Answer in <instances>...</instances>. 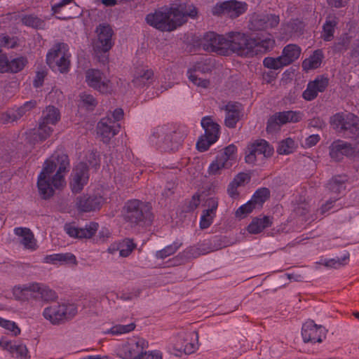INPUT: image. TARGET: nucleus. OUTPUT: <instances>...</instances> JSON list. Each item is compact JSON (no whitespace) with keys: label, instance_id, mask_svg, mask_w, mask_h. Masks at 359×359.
Segmentation results:
<instances>
[{"label":"nucleus","instance_id":"1","mask_svg":"<svg viewBox=\"0 0 359 359\" xmlns=\"http://www.w3.org/2000/svg\"><path fill=\"white\" fill-rule=\"evenodd\" d=\"M69 166V158L65 154H53L44 162L37 180L39 191L44 198L66 185L65 175Z\"/></svg>","mask_w":359,"mask_h":359},{"label":"nucleus","instance_id":"2","mask_svg":"<svg viewBox=\"0 0 359 359\" xmlns=\"http://www.w3.org/2000/svg\"><path fill=\"white\" fill-rule=\"evenodd\" d=\"M197 10L193 5L173 4L149 13L145 17L146 22L162 32H172L182 25L187 17L195 18Z\"/></svg>","mask_w":359,"mask_h":359},{"label":"nucleus","instance_id":"3","mask_svg":"<svg viewBox=\"0 0 359 359\" xmlns=\"http://www.w3.org/2000/svg\"><path fill=\"white\" fill-rule=\"evenodd\" d=\"M248 43V41L243 33L231 32L225 37L215 32H209L204 36L202 46L205 50L218 55H228L233 53L239 55L250 53L248 48L241 46V43Z\"/></svg>","mask_w":359,"mask_h":359},{"label":"nucleus","instance_id":"4","mask_svg":"<svg viewBox=\"0 0 359 359\" xmlns=\"http://www.w3.org/2000/svg\"><path fill=\"white\" fill-rule=\"evenodd\" d=\"M100 163L97 152L89 153L86 161L77 163L73 168L69 178V186L74 193L80 192L89 180L88 166L95 167Z\"/></svg>","mask_w":359,"mask_h":359},{"label":"nucleus","instance_id":"5","mask_svg":"<svg viewBox=\"0 0 359 359\" xmlns=\"http://www.w3.org/2000/svg\"><path fill=\"white\" fill-rule=\"evenodd\" d=\"M78 313L76 304L63 302L53 304L44 309L43 316L50 324L59 325L74 318Z\"/></svg>","mask_w":359,"mask_h":359},{"label":"nucleus","instance_id":"6","mask_svg":"<svg viewBox=\"0 0 359 359\" xmlns=\"http://www.w3.org/2000/svg\"><path fill=\"white\" fill-rule=\"evenodd\" d=\"M118 81L121 80L109 78L97 69H88L85 73L87 86L103 95L111 94L119 89Z\"/></svg>","mask_w":359,"mask_h":359},{"label":"nucleus","instance_id":"7","mask_svg":"<svg viewBox=\"0 0 359 359\" xmlns=\"http://www.w3.org/2000/svg\"><path fill=\"white\" fill-rule=\"evenodd\" d=\"M184 135L168 130L164 126L155 128L149 137V142L161 151L177 149L184 140Z\"/></svg>","mask_w":359,"mask_h":359},{"label":"nucleus","instance_id":"8","mask_svg":"<svg viewBox=\"0 0 359 359\" xmlns=\"http://www.w3.org/2000/svg\"><path fill=\"white\" fill-rule=\"evenodd\" d=\"M197 338L195 332L182 331L172 337L168 351L177 357H181L183 354H191L198 349Z\"/></svg>","mask_w":359,"mask_h":359},{"label":"nucleus","instance_id":"9","mask_svg":"<svg viewBox=\"0 0 359 359\" xmlns=\"http://www.w3.org/2000/svg\"><path fill=\"white\" fill-rule=\"evenodd\" d=\"M71 54L67 44L54 45L46 55V62L54 72L66 73L69 70Z\"/></svg>","mask_w":359,"mask_h":359},{"label":"nucleus","instance_id":"10","mask_svg":"<svg viewBox=\"0 0 359 359\" xmlns=\"http://www.w3.org/2000/svg\"><path fill=\"white\" fill-rule=\"evenodd\" d=\"M331 127L338 133H348L359 138V118L349 112H338L330 118Z\"/></svg>","mask_w":359,"mask_h":359},{"label":"nucleus","instance_id":"11","mask_svg":"<svg viewBox=\"0 0 359 359\" xmlns=\"http://www.w3.org/2000/svg\"><path fill=\"white\" fill-rule=\"evenodd\" d=\"M236 160L237 148L234 144H230L211 162L207 172L210 176L220 175L223 170L229 169Z\"/></svg>","mask_w":359,"mask_h":359},{"label":"nucleus","instance_id":"12","mask_svg":"<svg viewBox=\"0 0 359 359\" xmlns=\"http://www.w3.org/2000/svg\"><path fill=\"white\" fill-rule=\"evenodd\" d=\"M148 346L149 343L146 339L133 336L118 348L117 354L122 359H140Z\"/></svg>","mask_w":359,"mask_h":359},{"label":"nucleus","instance_id":"13","mask_svg":"<svg viewBox=\"0 0 359 359\" xmlns=\"http://www.w3.org/2000/svg\"><path fill=\"white\" fill-rule=\"evenodd\" d=\"M97 39L93 43V50L97 57L100 54L107 53L113 46L112 36L113 30L108 25H100L96 29ZM107 57L104 55L99 60L104 62Z\"/></svg>","mask_w":359,"mask_h":359},{"label":"nucleus","instance_id":"14","mask_svg":"<svg viewBox=\"0 0 359 359\" xmlns=\"http://www.w3.org/2000/svg\"><path fill=\"white\" fill-rule=\"evenodd\" d=\"M150 208L147 203L138 200H131L124 205L123 214L126 219L137 223L144 219L150 220Z\"/></svg>","mask_w":359,"mask_h":359},{"label":"nucleus","instance_id":"15","mask_svg":"<svg viewBox=\"0 0 359 359\" xmlns=\"http://www.w3.org/2000/svg\"><path fill=\"white\" fill-rule=\"evenodd\" d=\"M248 9V4L237 0L224 1L215 4L212 13L215 15H226L235 18L244 13Z\"/></svg>","mask_w":359,"mask_h":359},{"label":"nucleus","instance_id":"16","mask_svg":"<svg viewBox=\"0 0 359 359\" xmlns=\"http://www.w3.org/2000/svg\"><path fill=\"white\" fill-rule=\"evenodd\" d=\"M273 149L264 140H259L248 145L245 160L247 163L254 164L259 157L272 155Z\"/></svg>","mask_w":359,"mask_h":359},{"label":"nucleus","instance_id":"17","mask_svg":"<svg viewBox=\"0 0 359 359\" xmlns=\"http://www.w3.org/2000/svg\"><path fill=\"white\" fill-rule=\"evenodd\" d=\"M107 201V194L102 189H97L93 196H82L78 198L77 209L81 212H91L100 210Z\"/></svg>","mask_w":359,"mask_h":359},{"label":"nucleus","instance_id":"18","mask_svg":"<svg viewBox=\"0 0 359 359\" xmlns=\"http://www.w3.org/2000/svg\"><path fill=\"white\" fill-rule=\"evenodd\" d=\"M244 36L248 41V43H241L242 48H248L250 53L246 55H239L244 57H252L263 52L271 50L275 45V40L270 35H268L264 39L258 38L257 39H252L244 34Z\"/></svg>","mask_w":359,"mask_h":359},{"label":"nucleus","instance_id":"19","mask_svg":"<svg viewBox=\"0 0 359 359\" xmlns=\"http://www.w3.org/2000/svg\"><path fill=\"white\" fill-rule=\"evenodd\" d=\"M213 64L210 59H203L197 62L194 65L187 71V75L189 81L198 87L203 88H208L209 81L198 77L197 72L205 73L211 71Z\"/></svg>","mask_w":359,"mask_h":359},{"label":"nucleus","instance_id":"20","mask_svg":"<svg viewBox=\"0 0 359 359\" xmlns=\"http://www.w3.org/2000/svg\"><path fill=\"white\" fill-rule=\"evenodd\" d=\"M302 114L299 111H287L275 114L269 118L267 123L266 130L268 132H273L278 130L280 125L287 123H296L302 120Z\"/></svg>","mask_w":359,"mask_h":359},{"label":"nucleus","instance_id":"21","mask_svg":"<svg viewBox=\"0 0 359 359\" xmlns=\"http://www.w3.org/2000/svg\"><path fill=\"white\" fill-rule=\"evenodd\" d=\"M326 329L316 325L313 320L305 322L302 328V336L304 342H321L326 336Z\"/></svg>","mask_w":359,"mask_h":359},{"label":"nucleus","instance_id":"22","mask_svg":"<svg viewBox=\"0 0 359 359\" xmlns=\"http://www.w3.org/2000/svg\"><path fill=\"white\" fill-rule=\"evenodd\" d=\"M120 124L112 121L109 116L102 118L97 123V133L102 141L107 143L117 135L120 130Z\"/></svg>","mask_w":359,"mask_h":359},{"label":"nucleus","instance_id":"23","mask_svg":"<svg viewBox=\"0 0 359 359\" xmlns=\"http://www.w3.org/2000/svg\"><path fill=\"white\" fill-rule=\"evenodd\" d=\"M53 128L50 126H47L39 122V126L33 128L26 133L27 144L29 147L41 143L47 140L53 133Z\"/></svg>","mask_w":359,"mask_h":359},{"label":"nucleus","instance_id":"24","mask_svg":"<svg viewBox=\"0 0 359 359\" xmlns=\"http://www.w3.org/2000/svg\"><path fill=\"white\" fill-rule=\"evenodd\" d=\"M98 224L90 222L83 228H79L74 224H67L65 226L66 233L72 238H90L98 229Z\"/></svg>","mask_w":359,"mask_h":359},{"label":"nucleus","instance_id":"25","mask_svg":"<svg viewBox=\"0 0 359 359\" xmlns=\"http://www.w3.org/2000/svg\"><path fill=\"white\" fill-rule=\"evenodd\" d=\"M280 19L276 15L254 14L250 19V29L262 30L273 27L279 23Z\"/></svg>","mask_w":359,"mask_h":359},{"label":"nucleus","instance_id":"26","mask_svg":"<svg viewBox=\"0 0 359 359\" xmlns=\"http://www.w3.org/2000/svg\"><path fill=\"white\" fill-rule=\"evenodd\" d=\"M154 72L147 65H141L135 68L132 84L135 88H142L152 81Z\"/></svg>","mask_w":359,"mask_h":359},{"label":"nucleus","instance_id":"27","mask_svg":"<svg viewBox=\"0 0 359 359\" xmlns=\"http://www.w3.org/2000/svg\"><path fill=\"white\" fill-rule=\"evenodd\" d=\"M350 43H353L354 46L351 51V59L353 62H359V33L353 34L350 32L348 34H346L335 46V49L337 51H341Z\"/></svg>","mask_w":359,"mask_h":359},{"label":"nucleus","instance_id":"28","mask_svg":"<svg viewBox=\"0 0 359 359\" xmlns=\"http://www.w3.org/2000/svg\"><path fill=\"white\" fill-rule=\"evenodd\" d=\"M205 205L207 208L203 211L199 222L200 227L202 229L208 228L212 224L216 216L218 201L216 198H210L206 201Z\"/></svg>","mask_w":359,"mask_h":359},{"label":"nucleus","instance_id":"29","mask_svg":"<svg viewBox=\"0 0 359 359\" xmlns=\"http://www.w3.org/2000/svg\"><path fill=\"white\" fill-rule=\"evenodd\" d=\"M328 81L323 76L316 78L308 83L306 89L303 93V97L307 101L315 99L318 93L323 92L327 86Z\"/></svg>","mask_w":359,"mask_h":359},{"label":"nucleus","instance_id":"30","mask_svg":"<svg viewBox=\"0 0 359 359\" xmlns=\"http://www.w3.org/2000/svg\"><path fill=\"white\" fill-rule=\"evenodd\" d=\"M43 262L57 266L76 265L77 264L75 255L70 252L46 255L43 258Z\"/></svg>","mask_w":359,"mask_h":359},{"label":"nucleus","instance_id":"31","mask_svg":"<svg viewBox=\"0 0 359 359\" xmlns=\"http://www.w3.org/2000/svg\"><path fill=\"white\" fill-rule=\"evenodd\" d=\"M0 346L17 358L22 359L27 358L28 352L27 348L26 346L21 343L12 341L7 339L6 337H2L0 339Z\"/></svg>","mask_w":359,"mask_h":359},{"label":"nucleus","instance_id":"32","mask_svg":"<svg viewBox=\"0 0 359 359\" xmlns=\"http://www.w3.org/2000/svg\"><path fill=\"white\" fill-rule=\"evenodd\" d=\"M224 109L226 111L225 125L229 128H234L241 116V105L238 102H229Z\"/></svg>","mask_w":359,"mask_h":359},{"label":"nucleus","instance_id":"33","mask_svg":"<svg viewBox=\"0 0 359 359\" xmlns=\"http://www.w3.org/2000/svg\"><path fill=\"white\" fill-rule=\"evenodd\" d=\"M14 233L19 237L20 243L25 249L34 250L37 248L36 241L34 234L29 229L18 227L14 229Z\"/></svg>","mask_w":359,"mask_h":359},{"label":"nucleus","instance_id":"34","mask_svg":"<svg viewBox=\"0 0 359 359\" xmlns=\"http://www.w3.org/2000/svg\"><path fill=\"white\" fill-rule=\"evenodd\" d=\"M205 131V135L209 138L210 143H215L219 138V126L210 116L203 117L201 122Z\"/></svg>","mask_w":359,"mask_h":359},{"label":"nucleus","instance_id":"35","mask_svg":"<svg viewBox=\"0 0 359 359\" xmlns=\"http://www.w3.org/2000/svg\"><path fill=\"white\" fill-rule=\"evenodd\" d=\"M97 104V100L90 93L83 92L79 95L77 107L80 113L92 111L96 107Z\"/></svg>","mask_w":359,"mask_h":359},{"label":"nucleus","instance_id":"36","mask_svg":"<svg viewBox=\"0 0 359 359\" xmlns=\"http://www.w3.org/2000/svg\"><path fill=\"white\" fill-rule=\"evenodd\" d=\"M135 246L132 240L125 239L121 242L111 244L108 248V252L111 254H114L118 251L120 257H126L132 252Z\"/></svg>","mask_w":359,"mask_h":359},{"label":"nucleus","instance_id":"37","mask_svg":"<svg viewBox=\"0 0 359 359\" xmlns=\"http://www.w3.org/2000/svg\"><path fill=\"white\" fill-rule=\"evenodd\" d=\"M60 116V112L57 108L48 106L43 110L39 122L53 127L59 122Z\"/></svg>","mask_w":359,"mask_h":359},{"label":"nucleus","instance_id":"38","mask_svg":"<svg viewBox=\"0 0 359 359\" xmlns=\"http://www.w3.org/2000/svg\"><path fill=\"white\" fill-rule=\"evenodd\" d=\"M271 224L272 221L269 217H255L248 226L247 231L250 233L257 234L262 232L266 227L270 226Z\"/></svg>","mask_w":359,"mask_h":359},{"label":"nucleus","instance_id":"39","mask_svg":"<svg viewBox=\"0 0 359 359\" xmlns=\"http://www.w3.org/2000/svg\"><path fill=\"white\" fill-rule=\"evenodd\" d=\"M301 53L302 49L299 46L291 43L284 47L281 56L286 65H289L299 57Z\"/></svg>","mask_w":359,"mask_h":359},{"label":"nucleus","instance_id":"40","mask_svg":"<svg viewBox=\"0 0 359 359\" xmlns=\"http://www.w3.org/2000/svg\"><path fill=\"white\" fill-rule=\"evenodd\" d=\"M45 290L46 287L44 286L39 283H34L29 287L15 286L13 290V294L16 299L22 300L29 291L38 292L43 295Z\"/></svg>","mask_w":359,"mask_h":359},{"label":"nucleus","instance_id":"41","mask_svg":"<svg viewBox=\"0 0 359 359\" xmlns=\"http://www.w3.org/2000/svg\"><path fill=\"white\" fill-rule=\"evenodd\" d=\"M323 59V54L322 50H316L310 57L303 61L302 68L305 71L317 69L320 66Z\"/></svg>","mask_w":359,"mask_h":359},{"label":"nucleus","instance_id":"42","mask_svg":"<svg viewBox=\"0 0 359 359\" xmlns=\"http://www.w3.org/2000/svg\"><path fill=\"white\" fill-rule=\"evenodd\" d=\"M250 180V176L244 172L238 173L230 183L228 187V193L231 197H235L238 195L237 189L243 186Z\"/></svg>","mask_w":359,"mask_h":359},{"label":"nucleus","instance_id":"43","mask_svg":"<svg viewBox=\"0 0 359 359\" xmlns=\"http://www.w3.org/2000/svg\"><path fill=\"white\" fill-rule=\"evenodd\" d=\"M297 146V142L295 140L287 137L279 142L277 151L280 154L287 155L294 152Z\"/></svg>","mask_w":359,"mask_h":359},{"label":"nucleus","instance_id":"44","mask_svg":"<svg viewBox=\"0 0 359 359\" xmlns=\"http://www.w3.org/2000/svg\"><path fill=\"white\" fill-rule=\"evenodd\" d=\"M36 104V101H27L25 102L23 105L13 109L11 112L10 116L13 120H17L29 112L34 107H35Z\"/></svg>","mask_w":359,"mask_h":359},{"label":"nucleus","instance_id":"45","mask_svg":"<svg viewBox=\"0 0 359 359\" xmlns=\"http://www.w3.org/2000/svg\"><path fill=\"white\" fill-rule=\"evenodd\" d=\"M337 24L334 18H329L323 27L322 37L325 41H331L334 36V27Z\"/></svg>","mask_w":359,"mask_h":359},{"label":"nucleus","instance_id":"46","mask_svg":"<svg viewBox=\"0 0 359 359\" xmlns=\"http://www.w3.org/2000/svg\"><path fill=\"white\" fill-rule=\"evenodd\" d=\"M181 246V243L175 241L172 244L165 246L163 249L156 251L155 256L158 259H165L173 255Z\"/></svg>","mask_w":359,"mask_h":359},{"label":"nucleus","instance_id":"47","mask_svg":"<svg viewBox=\"0 0 359 359\" xmlns=\"http://www.w3.org/2000/svg\"><path fill=\"white\" fill-rule=\"evenodd\" d=\"M269 196V191L266 188L259 189L252 195L250 201L256 208H260Z\"/></svg>","mask_w":359,"mask_h":359},{"label":"nucleus","instance_id":"48","mask_svg":"<svg viewBox=\"0 0 359 359\" xmlns=\"http://www.w3.org/2000/svg\"><path fill=\"white\" fill-rule=\"evenodd\" d=\"M263 64L265 67L271 69H279L287 66L281 55L276 57H267L263 60Z\"/></svg>","mask_w":359,"mask_h":359},{"label":"nucleus","instance_id":"49","mask_svg":"<svg viewBox=\"0 0 359 359\" xmlns=\"http://www.w3.org/2000/svg\"><path fill=\"white\" fill-rule=\"evenodd\" d=\"M27 64L25 57H18L11 59L9 73H17L22 71Z\"/></svg>","mask_w":359,"mask_h":359},{"label":"nucleus","instance_id":"50","mask_svg":"<svg viewBox=\"0 0 359 359\" xmlns=\"http://www.w3.org/2000/svg\"><path fill=\"white\" fill-rule=\"evenodd\" d=\"M22 22L26 26L36 29L42 28L43 27V21L33 15L23 16L22 18Z\"/></svg>","mask_w":359,"mask_h":359},{"label":"nucleus","instance_id":"51","mask_svg":"<svg viewBox=\"0 0 359 359\" xmlns=\"http://www.w3.org/2000/svg\"><path fill=\"white\" fill-rule=\"evenodd\" d=\"M135 328V324L133 323L128 325H116L111 327L109 332L114 335L123 334L133 331Z\"/></svg>","mask_w":359,"mask_h":359},{"label":"nucleus","instance_id":"52","mask_svg":"<svg viewBox=\"0 0 359 359\" xmlns=\"http://www.w3.org/2000/svg\"><path fill=\"white\" fill-rule=\"evenodd\" d=\"M255 208H256V207L250 200L237 209L236 211V217L240 219L244 218L250 212H252Z\"/></svg>","mask_w":359,"mask_h":359},{"label":"nucleus","instance_id":"53","mask_svg":"<svg viewBox=\"0 0 359 359\" xmlns=\"http://www.w3.org/2000/svg\"><path fill=\"white\" fill-rule=\"evenodd\" d=\"M1 327L10 331L14 336L20 333V329L13 321L4 319Z\"/></svg>","mask_w":359,"mask_h":359},{"label":"nucleus","instance_id":"54","mask_svg":"<svg viewBox=\"0 0 359 359\" xmlns=\"http://www.w3.org/2000/svg\"><path fill=\"white\" fill-rule=\"evenodd\" d=\"M348 259H349V255L348 253H346L343 255L341 259H339V258L332 259L328 263H327V264L337 268L340 266L346 264Z\"/></svg>","mask_w":359,"mask_h":359},{"label":"nucleus","instance_id":"55","mask_svg":"<svg viewBox=\"0 0 359 359\" xmlns=\"http://www.w3.org/2000/svg\"><path fill=\"white\" fill-rule=\"evenodd\" d=\"M213 143H210L209 138H207L205 135L204 137H201L196 143V147L200 151H205L208 149V148Z\"/></svg>","mask_w":359,"mask_h":359},{"label":"nucleus","instance_id":"56","mask_svg":"<svg viewBox=\"0 0 359 359\" xmlns=\"http://www.w3.org/2000/svg\"><path fill=\"white\" fill-rule=\"evenodd\" d=\"M320 140V137L318 134H313L309 135L306 138L304 144H302V147L304 148H311L315 146Z\"/></svg>","mask_w":359,"mask_h":359},{"label":"nucleus","instance_id":"57","mask_svg":"<svg viewBox=\"0 0 359 359\" xmlns=\"http://www.w3.org/2000/svg\"><path fill=\"white\" fill-rule=\"evenodd\" d=\"M11 60L6 55H0V73H9Z\"/></svg>","mask_w":359,"mask_h":359},{"label":"nucleus","instance_id":"58","mask_svg":"<svg viewBox=\"0 0 359 359\" xmlns=\"http://www.w3.org/2000/svg\"><path fill=\"white\" fill-rule=\"evenodd\" d=\"M140 359H163V357L159 351H147L145 350Z\"/></svg>","mask_w":359,"mask_h":359},{"label":"nucleus","instance_id":"59","mask_svg":"<svg viewBox=\"0 0 359 359\" xmlns=\"http://www.w3.org/2000/svg\"><path fill=\"white\" fill-rule=\"evenodd\" d=\"M123 111L121 108L115 109L111 113L108 114L109 116L112 121H115V123H118L120 120H121L123 117Z\"/></svg>","mask_w":359,"mask_h":359},{"label":"nucleus","instance_id":"60","mask_svg":"<svg viewBox=\"0 0 359 359\" xmlns=\"http://www.w3.org/2000/svg\"><path fill=\"white\" fill-rule=\"evenodd\" d=\"M166 76L168 77V79H173V81L169 82L168 84L167 83H165V85L163 84L161 86L163 90H168V88H172L175 85V83H177L179 81L177 76L176 74H173L172 72L168 73Z\"/></svg>","mask_w":359,"mask_h":359},{"label":"nucleus","instance_id":"61","mask_svg":"<svg viewBox=\"0 0 359 359\" xmlns=\"http://www.w3.org/2000/svg\"><path fill=\"white\" fill-rule=\"evenodd\" d=\"M74 0H61L60 2L52 6V11L54 13H59L62 8L69 4Z\"/></svg>","mask_w":359,"mask_h":359},{"label":"nucleus","instance_id":"62","mask_svg":"<svg viewBox=\"0 0 359 359\" xmlns=\"http://www.w3.org/2000/svg\"><path fill=\"white\" fill-rule=\"evenodd\" d=\"M44 77L45 74L43 72H37L33 82L34 87L39 88L41 86L44 80Z\"/></svg>","mask_w":359,"mask_h":359},{"label":"nucleus","instance_id":"63","mask_svg":"<svg viewBox=\"0 0 359 359\" xmlns=\"http://www.w3.org/2000/svg\"><path fill=\"white\" fill-rule=\"evenodd\" d=\"M200 203V198L198 195H194L189 205V208L194 210L198 207Z\"/></svg>","mask_w":359,"mask_h":359},{"label":"nucleus","instance_id":"64","mask_svg":"<svg viewBox=\"0 0 359 359\" xmlns=\"http://www.w3.org/2000/svg\"><path fill=\"white\" fill-rule=\"evenodd\" d=\"M310 125L312 127H316L318 128H321L325 126L324 121L320 118H313L311 122Z\"/></svg>","mask_w":359,"mask_h":359}]
</instances>
